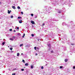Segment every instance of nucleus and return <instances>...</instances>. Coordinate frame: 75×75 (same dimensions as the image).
<instances>
[{"label": "nucleus", "instance_id": "1", "mask_svg": "<svg viewBox=\"0 0 75 75\" xmlns=\"http://www.w3.org/2000/svg\"><path fill=\"white\" fill-rule=\"evenodd\" d=\"M31 23H32V24H35V22L33 21H31Z\"/></svg>", "mask_w": 75, "mask_h": 75}, {"label": "nucleus", "instance_id": "2", "mask_svg": "<svg viewBox=\"0 0 75 75\" xmlns=\"http://www.w3.org/2000/svg\"><path fill=\"white\" fill-rule=\"evenodd\" d=\"M12 8H13V9H16V7H15V6H12Z\"/></svg>", "mask_w": 75, "mask_h": 75}, {"label": "nucleus", "instance_id": "3", "mask_svg": "<svg viewBox=\"0 0 75 75\" xmlns=\"http://www.w3.org/2000/svg\"><path fill=\"white\" fill-rule=\"evenodd\" d=\"M68 59H66L64 60V61L65 62H68Z\"/></svg>", "mask_w": 75, "mask_h": 75}, {"label": "nucleus", "instance_id": "4", "mask_svg": "<svg viewBox=\"0 0 75 75\" xmlns=\"http://www.w3.org/2000/svg\"><path fill=\"white\" fill-rule=\"evenodd\" d=\"M11 11H10L9 10H8V14H10Z\"/></svg>", "mask_w": 75, "mask_h": 75}, {"label": "nucleus", "instance_id": "5", "mask_svg": "<svg viewBox=\"0 0 75 75\" xmlns=\"http://www.w3.org/2000/svg\"><path fill=\"white\" fill-rule=\"evenodd\" d=\"M19 23H20L21 24V23H22V20H21L19 21Z\"/></svg>", "mask_w": 75, "mask_h": 75}, {"label": "nucleus", "instance_id": "6", "mask_svg": "<svg viewBox=\"0 0 75 75\" xmlns=\"http://www.w3.org/2000/svg\"><path fill=\"white\" fill-rule=\"evenodd\" d=\"M9 40H11V41H13V40H14V39L11 38H10Z\"/></svg>", "mask_w": 75, "mask_h": 75}, {"label": "nucleus", "instance_id": "7", "mask_svg": "<svg viewBox=\"0 0 75 75\" xmlns=\"http://www.w3.org/2000/svg\"><path fill=\"white\" fill-rule=\"evenodd\" d=\"M28 64L27 63L25 64V66H28Z\"/></svg>", "mask_w": 75, "mask_h": 75}, {"label": "nucleus", "instance_id": "8", "mask_svg": "<svg viewBox=\"0 0 75 75\" xmlns=\"http://www.w3.org/2000/svg\"><path fill=\"white\" fill-rule=\"evenodd\" d=\"M17 8H18V9H20L21 8H20V7L19 6H17Z\"/></svg>", "mask_w": 75, "mask_h": 75}, {"label": "nucleus", "instance_id": "9", "mask_svg": "<svg viewBox=\"0 0 75 75\" xmlns=\"http://www.w3.org/2000/svg\"><path fill=\"white\" fill-rule=\"evenodd\" d=\"M18 19H19V18H20V19L22 18V17H21L19 16V17H18Z\"/></svg>", "mask_w": 75, "mask_h": 75}, {"label": "nucleus", "instance_id": "10", "mask_svg": "<svg viewBox=\"0 0 75 75\" xmlns=\"http://www.w3.org/2000/svg\"><path fill=\"white\" fill-rule=\"evenodd\" d=\"M31 68H33V65H31L30 66Z\"/></svg>", "mask_w": 75, "mask_h": 75}, {"label": "nucleus", "instance_id": "11", "mask_svg": "<svg viewBox=\"0 0 75 75\" xmlns=\"http://www.w3.org/2000/svg\"><path fill=\"white\" fill-rule=\"evenodd\" d=\"M47 45L49 47H51V45H50V44Z\"/></svg>", "mask_w": 75, "mask_h": 75}, {"label": "nucleus", "instance_id": "12", "mask_svg": "<svg viewBox=\"0 0 75 75\" xmlns=\"http://www.w3.org/2000/svg\"><path fill=\"white\" fill-rule=\"evenodd\" d=\"M25 36V33L23 34V35L22 36L23 38H24V37Z\"/></svg>", "mask_w": 75, "mask_h": 75}, {"label": "nucleus", "instance_id": "13", "mask_svg": "<svg viewBox=\"0 0 75 75\" xmlns=\"http://www.w3.org/2000/svg\"><path fill=\"white\" fill-rule=\"evenodd\" d=\"M19 55H20V54H19V53H18L17 54V56H19Z\"/></svg>", "mask_w": 75, "mask_h": 75}, {"label": "nucleus", "instance_id": "14", "mask_svg": "<svg viewBox=\"0 0 75 75\" xmlns=\"http://www.w3.org/2000/svg\"><path fill=\"white\" fill-rule=\"evenodd\" d=\"M5 44V42H4L3 43H2V45H4Z\"/></svg>", "mask_w": 75, "mask_h": 75}, {"label": "nucleus", "instance_id": "15", "mask_svg": "<svg viewBox=\"0 0 75 75\" xmlns=\"http://www.w3.org/2000/svg\"><path fill=\"white\" fill-rule=\"evenodd\" d=\"M13 16H11V18H13Z\"/></svg>", "mask_w": 75, "mask_h": 75}, {"label": "nucleus", "instance_id": "16", "mask_svg": "<svg viewBox=\"0 0 75 75\" xmlns=\"http://www.w3.org/2000/svg\"><path fill=\"white\" fill-rule=\"evenodd\" d=\"M23 45V44H21V45H20V47H22Z\"/></svg>", "mask_w": 75, "mask_h": 75}, {"label": "nucleus", "instance_id": "17", "mask_svg": "<svg viewBox=\"0 0 75 75\" xmlns=\"http://www.w3.org/2000/svg\"><path fill=\"white\" fill-rule=\"evenodd\" d=\"M42 26H44V25H45V24H44V23H42Z\"/></svg>", "mask_w": 75, "mask_h": 75}, {"label": "nucleus", "instance_id": "18", "mask_svg": "<svg viewBox=\"0 0 75 75\" xmlns=\"http://www.w3.org/2000/svg\"><path fill=\"white\" fill-rule=\"evenodd\" d=\"M31 35L32 37H34V35L33 34H32Z\"/></svg>", "mask_w": 75, "mask_h": 75}, {"label": "nucleus", "instance_id": "19", "mask_svg": "<svg viewBox=\"0 0 75 75\" xmlns=\"http://www.w3.org/2000/svg\"><path fill=\"white\" fill-rule=\"evenodd\" d=\"M21 71H24V69H21Z\"/></svg>", "mask_w": 75, "mask_h": 75}, {"label": "nucleus", "instance_id": "20", "mask_svg": "<svg viewBox=\"0 0 75 75\" xmlns=\"http://www.w3.org/2000/svg\"><path fill=\"white\" fill-rule=\"evenodd\" d=\"M41 69H44V67H43V66H42V67H41Z\"/></svg>", "mask_w": 75, "mask_h": 75}, {"label": "nucleus", "instance_id": "21", "mask_svg": "<svg viewBox=\"0 0 75 75\" xmlns=\"http://www.w3.org/2000/svg\"><path fill=\"white\" fill-rule=\"evenodd\" d=\"M60 68L61 69V68H63V67L62 66H60Z\"/></svg>", "mask_w": 75, "mask_h": 75}, {"label": "nucleus", "instance_id": "22", "mask_svg": "<svg viewBox=\"0 0 75 75\" xmlns=\"http://www.w3.org/2000/svg\"><path fill=\"white\" fill-rule=\"evenodd\" d=\"M16 29L17 30H18L19 29V28L18 27H17V28H16Z\"/></svg>", "mask_w": 75, "mask_h": 75}, {"label": "nucleus", "instance_id": "23", "mask_svg": "<svg viewBox=\"0 0 75 75\" xmlns=\"http://www.w3.org/2000/svg\"><path fill=\"white\" fill-rule=\"evenodd\" d=\"M22 62L24 63H25V62L24 61V60H22Z\"/></svg>", "mask_w": 75, "mask_h": 75}, {"label": "nucleus", "instance_id": "24", "mask_svg": "<svg viewBox=\"0 0 75 75\" xmlns=\"http://www.w3.org/2000/svg\"><path fill=\"white\" fill-rule=\"evenodd\" d=\"M21 14H22V15H23V12H21Z\"/></svg>", "mask_w": 75, "mask_h": 75}, {"label": "nucleus", "instance_id": "25", "mask_svg": "<svg viewBox=\"0 0 75 75\" xmlns=\"http://www.w3.org/2000/svg\"><path fill=\"white\" fill-rule=\"evenodd\" d=\"M34 48L35 50H36V48H37V47H35Z\"/></svg>", "mask_w": 75, "mask_h": 75}, {"label": "nucleus", "instance_id": "26", "mask_svg": "<svg viewBox=\"0 0 75 75\" xmlns=\"http://www.w3.org/2000/svg\"><path fill=\"white\" fill-rule=\"evenodd\" d=\"M10 50H13V48H10Z\"/></svg>", "mask_w": 75, "mask_h": 75}, {"label": "nucleus", "instance_id": "27", "mask_svg": "<svg viewBox=\"0 0 75 75\" xmlns=\"http://www.w3.org/2000/svg\"><path fill=\"white\" fill-rule=\"evenodd\" d=\"M12 75H16V73H13Z\"/></svg>", "mask_w": 75, "mask_h": 75}, {"label": "nucleus", "instance_id": "28", "mask_svg": "<svg viewBox=\"0 0 75 75\" xmlns=\"http://www.w3.org/2000/svg\"><path fill=\"white\" fill-rule=\"evenodd\" d=\"M10 31H12V29H10Z\"/></svg>", "mask_w": 75, "mask_h": 75}, {"label": "nucleus", "instance_id": "29", "mask_svg": "<svg viewBox=\"0 0 75 75\" xmlns=\"http://www.w3.org/2000/svg\"><path fill=\"white\" fill-rule=\"evenodd\" d=\"M31 16H34V14H31Z\"/></svg>", "mask_w": 75, "mask_h": 75}, {"label": "nucleus", "instance_id": "30", "mask_svg": "<svg viewBox=\"0 0 75 75\" xmlns=\"http://www.w3.org/2000/svg\"><path fill=\"white\" fill-rule=\"evenodd\" d=\"M73 68V69H75V66H74Z\"/></svg>", "mask_w": 75, "mask_h": 75}, {"label": "nucleus", "instance_id": "31", "mask_svg": "<svg viewBox=\"0 0 75 75\" xmlns=\"http://www.w3.org/2000/svg\"><path fill=\"white\" fill-rule=\"evenodd\" d=\"M58 13H61V11H59L58 12Z\"/></svg>", "mask_w": 75, "mask_h": 75}, {"label": "nucleus", "instance_id": "32", "mask_svg": "<svg viewBox=\"0 0 75 75\" xmlns=\"http://www.w3.org/2000/svg\"><path fill=\"white\" fill-rule=\"evenodd\" d=\"M37 50H39V47H37Z\"/></svg>", "mask_w": 75, "mask_h": 75}, {"label": "nucleus", "instance_id": "33", "mask_svg": "<svg viewBox=\"0 0 75 75\" xmlns=\"http://www.w3.org/2000/svg\"><path fill=\"white\" fill-rule=\"evenodd\" d=\"M37 18V16H35V18Z\"/></svg>", "mask_w": 75, "mask_h": 75}, {"label": "nucleus", "instance_id": "34", "mask_svg": "<svg viewBox=\"0 0 75 75\" xmlns=\"http://www.w3.org/2000/svg\"><path fill=\"white\" fill-rule=\"evenodd\" d=\"M13 52H14V51H11V53Z\"/></svg>", "mask_w": 75, "mask_h": 75}, {"label": "nucleus", "instance_id": "35", "mask_svg": "<svg viewBox=\"0 0 75 75\" xmlns=\"http://www.w3.org/2000/svg\"><path fill=\"white\" fill-rule=\"evenodd\" d=\"M51 53H52V52H53V51H51Z\"/></svg>", "mask_w": 75, "mask_h": 75}, {"label": "nucleus", "instance_id": "36", "mask_svg": "<svg viewBox=\"0 0 75 75\" xmlns=\"http://www.w3.org/2000/svg\"><path fill=\"white\" fill-rule=\"evenodd\" d=\"M14 32L15 33H16V30H14Z\"/></svg>", "mask_w": 75, "mask_h": 75}, {"label": "nucleus", "instance_id": "37", "mask_svg": "<svg viewBox=\"0 0 75 75\" xmlns=\"http://www.w3.org/2000/svg\"><path fill=\"white\" fill-rule=\"evenodd\" d=\"M38 55V54L37 53L36 54V55Z\"/></svg>", "mask_w": 75, "mask_h": 75}, {"label": "nucleus", "instance_id": "38", "mask_svg": "<svg viewBox=\"0 0 75 75\" xmlns=\"http://www.w3.org/2000/svg\"><path fill=\"white\" fill-rule=\"evenodd\" d=\"M21 55H23V53H22L21 54Z\"/></svg>", "mask_w": 75, "mask_h": 75}, {"label": "nucleus", "instance_id": "39", "mask_svg": "<svg viewBox=\"0 0 75 75\" xmlns=\"http://www.w3.org/2000/svg\"><path fill=\"white\" fill-rule=\"evenodd\" d=\"M71 45H74V44H71Z\"/></svg>", "mask_w": 75, "mask_h": 75}, {"label": "nucleus", "instance_id": "40", "mask_svg": "<svg viewBox=\"0 0 75 75\" xmlns=\"http://www.w3.org/2000/svg\"><path fill=\"white\" fill-rule=\"evenodd\" d=\"M13 38H14V36H13Z\"/></svg>", "mask_w": 75, "mask_h": 75}]
</instances>
